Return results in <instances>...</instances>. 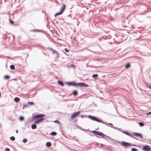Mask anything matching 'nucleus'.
<instances>
[{"label": "nucleus", "mask_w": 151, "mask_h": 151, "mask_svg": "<svg viewBox=\"0 0 151 151\" xmlns=\"http://www.w3.org/2000/svg\"><path fill=\"white\" fill-rule=\"evenodd\" d=\"M88 118L92 119V120H93V118H94V116H91V115H89L88 116Z\"/></svg>", "instance_id": "28"}, {"label": "nucleus", "mask_w": 151, "mask_h": 151, "mask_svg": "<svg viewBox=\"0 0 151 151\" xmlns=\"http://www.w3.org/2000/svg\"><path fill=\"white\" fill-rule=\"evenodd\" d=\"M80 113V111H77L76 112H74V113L72 114L71 117V118L72 119L74 118L76 116H77L78 115H79Z\"/></svg>", "instance_id": "4"}, {"label": "nucleus", "mask_w": 151, "mask_h": 151, "mask_svg": "<svg viewBox=\"0 0 151 151\" xmlns=\"http://www.w3.org/2000/svg\"><path fill=\"white\" fill-rule=\"evenodd\" d=\"M5 151H10V149L9 148H6L5 149Z\"/></svg>", "instance_id": "35"}, {"label": "nucleus", "mask_w": 151, "mask_h": 151, "mask_svg": "<svg viewBox=\"0 0 151 151\" xmlns=\"http://www.w3.org/2000/svg\"><path fill=\"white\" fill-rule=\"evenodd\" d=\"M27 139L25 138L23 139V142L24 143L26 142H27Z\"/></svg>", "instance_id": "33"}, {"label": "nucleus", "mask_w": 151, "mask_h": 151, "mask_svg": "<svg viewBox=\"0 0 151 151\" xmlns=\"http://www.w3.org/2000/svg\"><path fill=\"white\" fill-rule=\"evenodd\" d=\"M44 119L43 118H41L40 119H38V120L35 121V123L36 124H38V123H39L41 121H42L43 120H44Z\"/></svg>", "instance_id": "12"}, {"label": "nucleus", "mask_w": 151, "mask_h": 151, "mask_svg": "<svg viewBox=\"0 0 151 151\" xmlns=\"http://www.w3.org/2000/svg\"><path fill=\"white\" fill-rule=\"evenodd\" d=\"M139 125L141 127H142L144 126V124L141 122H139Z\"/></svg>", "instance_id": "29"}, {"label": "nucleus", "mask_w": 151, "mask_h": 151, "mask_svg": "<svg viewBox=\"0 0 151 151\" xmlns=\"http://www.w3.org/2000/svg\"><path fill=\"white\" fill-rule=\"evenodd\" d=\"M46 146L48 147H50L51 145V144L50 142H47L46 144Z\"/></svg>", "instance_id": "15"}, {"label": "nucleus", "mask_w": 151, "mask_h": 151, "mask_svg": "<svg viewBox=\"0 0 151 151\" xmlns=\"http://www.w3.org/2000/svg\"><path fill=\"white\" fill-rule=\"evenodd\" d=\"M145 85L147 87L151 89V86L148 84L147 83H145Z\"/></svg>", "instance_id": "17"}, {"label": "nucleus", "mask_w": 151, "mask_h": 151, "mask_svg": "<svg viewBox=\"0 0 151 151\" xmlns=\"http://www.w3.org/2000/svg\"><path fill=\"white\" fill-rule=\"evenodd\" d=\"M26 106V107H27V105H25V106Z\"/></svg>", "instance_id": "43"}, {"label": "nucleus", "mask_w": 151, "mask_h": 151, "mask_svg": "<svg viewBox=\"0 0 151 151\" xmlns=\"http://www.w3.org/2000/svg\"><path fill=\"white\" fill-rule=\"evenodd\" d=\"M92 133H94V134L98 135L99 136H101L102 132L98 131H91Z\"/></svg>", "instance_id": "7"}, {"label": "nucleus", "mask_w": 151, "mask_h": 151, "mask_svg": "<svg viewBox=\"0 0 151 151\" xmlns=\"http://www.w3.org/2000/svg\"><path fill=\"white\" fill-rule=\"evenodd\" d=\"M10 78L9 76L8 75H6L4 76V78L5 79H8Z\"/></svg>", "instance_id": "23"}, {"label": "nucleus", "mask_w": 151, "mask_h": 151, "mask_svg": "<svg viewBox=\"0 0 151 151\" xmlns=\"http://www.w3.org/2000/svg\"><path fill=\"white\" fill-rule=\"evenodd\" d=\"M132 151H137V149L133 148L132 149Z\"/></svg>", "instance_id": "34"}, {"label": "nucleus", "mask_w": 151, "mask_h": 151, "mask_svg": "<svg viewBox=\"0 0 151 151\" xmlns=\"http://www.w3.org/2000/svg\"><path fill=\"white\" fill-rule=\"evenodd\" d=\"M33 103H34L33 102H30L28 103V104L30 105H32Z\"/></svg>", "instance_id": "31"}, {"label": "nucleus", "mask_w": 151, "mask_h": 151, "mask_svg": "<svg viewBox=\"0 0 151 151\" xmlns=\"http://www.w3.org/2000/svg\"><path fill=\"white\" fill-rule=\"evenodd\" d=\"M93 120L96 121V122H101L103 124H105L107 125H108V124H107L103 122H102L101 120H100L99 119H98L95 116H94V118H93Z\"/></svg>", "instance_id": "5"}, {"label": "nucleus", "mask_w": 151, "mask_h": 151, "mask_svg": "<svg viewBox=\"0 0 151 151\" xmlns=\"http://www.w3.org/2000/svg\"><path fill=\"white\" fill-rule=\"evenodd\" d=\"M147 115H149V114H151V111L149 112L147 114Z\"/></svg>", "instance_id": "39"}, {"label": "nucleus", "mask_w": 151, "mask_h": 151, "mask_svg": "<svg viewBox=\"0 0 151 151\" xmlns=\"http://www.w3.org/2000/svg\"><path fill=\"white\" fill-rule=\"evenodd\" d=\"M18 130H17L16 131V133H18Z\"/></svg>", "instance_id": "40"}, {"label": "nucleus", "mask_w": 151, "mask_h": 151, "mask_svg": "<svg viewBox=\"0 0 151 151\" xmlns=\"http://www.w3.org/2000/svg\"><path fill=\"white\" fill-rule=\"evenodd\" d=\"M130 65L129 63H128L126 64L125 66V67L126 69H127L130 67Z\"/></svg>", "instance_id": "20"}, {"label": "nucleus", "mask_w": 151, "mask_h": 151, "mask_svg": "<svg viewBox=\"0 0 151 151\" xmlns=\"http://www.w3.org/2000/svg\"><path fill=\"white\" fill-rule=\"evenodd\" d=\"M102 138H104L105 139L108 138L109 139H110V138L109 136H108L104 134H103L102 132L101 136Z\"/></svg>", "instance_id": "8"}, {"label": "nucleus", "mask_w": 151, "mask_h": 151, "mask_svg": "<svg viewBox=\"0 0 151 151\" xmlns=\"http://www.w3.org/2000/svg\"><path fill=\"white\" fill-rule=\"evenodd\" d=\"M98 76V75L97 74H93L92 76V77L93 78H96V77H97Z\"/></svg>", "instance_id": "24"}, {"label": "nucleus", "mask_w": 151, "mask_h": 151, "mask_svg": "<svg viewBox=\"0 0 151 151\" xmlns=\"http://www.w3.org/2000/svg\"><path fill=\"white\" fill-rule=\"evenodd\" d=\"M50 134L52 135H56V133L55 132H52Z\"/></svg>", "instance_id": "30"}, {"label": "nucleus", "mask_w": 151, "mask_h": 151, "mask_svg": "<svg viewBox=\"0 0 151 151\" xmlns=\"http://www.w3.org/2000/svg\"><path fill=\"white\" fill-rule=\"evenodd\" d=\"M133 134H134L136 136H137V137H140L142 139H143V137H142V135L140 133H135V132H133Z\"/></svg>", "instance_id": "9"}, {"label": "nucleus", "mask_w": 151, "mask_h": 151, "mask_svg": "<svg viewBox=\"0 0 151 151\" xmlns=\"http://www.w3.org/2000/svg\"><path fill=\"white\" fill-rule=\"evenodd\" d=\"M54 122L55 123L59 124L60 123V122L58 120H56L54 121Z\"/></svg>", "instance_id": "32"}, {"label": "nucleus", "mask_w": 151, "mask_h": 151, "mask_svg": "<svg viewBox=\"0 0 151 151\" xmlns=\"http://www.w3.org/2000/svg\"><path fill=\"white\" fill-rule=\"evenodd\" d=\"M78 86L81 87H88V86L87 84L83 83H76L75 84V86Z\"/></svg>", "instance_id": "3"}, {"label": "nucleus", "mask_w": 151, "mask_h": 151, "mask_svg": "<svg viewBox=\"0 0 151 151\" xmlns=\"http://www.w3.org/2000/svg\"><path fill=\"white\" fill-rule=\"evenodd\" d=\"M111 127L112 128H113L115 129H117V130H119V131L123 133H124L126 134H127V135L130 137H131L132 138H134L133 135L129 133L127 131H122L121 130V129L120 128H118L115 127Z\"/></svg>", "instance_id": "1"}, {"label": "nucleus", "mask_w": 151, "mask_h": 151, "mask_svg": "<svg viewBox=\"0 0 151 151\" xmlns=\"http://www.w3.org/2000/svg\"><path fill=\"white\" fill-rule=\"evenodd\" d=\"M44 117V115L43 114L37 115L35 116V118L38 119L40 118H42Z\"/></svg>", "instance_id": "11"}, {"label": "nucleus", "mask_w": 151, "mask_h": 151, "mask_svg": "<svg viewBox=\"0 0 151 151\" xmlns=\"http://www.w3.org/2000/svg\"><path fill=\"white\" fill-rule=\"evenodd\" d=\"M62 13H63L62 12H61L60 11L59 12H57L56 14H55V16H56L58 15H61Z\"/></svg>", "instance_id": "19"}, {"label": "nucleus", "mask_w": 151, "mask_h": 151, "mask_svg": "<svg viewBox=\"0 0 151 151\" xmlns=\"http://www.w3.org/2000/svg\"><path fill=\"white\" fill-rule=\"evenodd\" d=\"M109 124H110V125H111V126H111V127H114V126H113V125L112 124H111V123H109Z\"/></svg>", "instance_id": "38"}, {"label": "nucleus", "mask_w": 151, "mask_h": 151, "mask_svg": "<svg viewBox=\"0 0 151 151\" xmlns=\"http://www.w3.org/2000/svg\"><path fill=\"white\" fill-rule=\"evenodd\" d=\"M65 50L67 52H69V50L67 49L66 48H65Z\"/></svg>", "instance_id": "37"}, {"label": "nucleus", "mask_w": 151, "mask_h": 151, "mask_svg": "<svg viewBox=\"0 0 151 151\" xmlns=\"http://www.w3.org/2000/svg\"><path fill=\"white\" fill-rule=\"evenodd\" d=\"M121 145L124 147H127L131 145L129 143L124 141L122 142Z\"/></svg>", "instance_id": "6"}, {"label": "nucleus", "mask_w": 151, "mask_h": 151, "mask_svg": "<svg viewBox=\"0 0 151 151\" xmlns=\"http://www.w3.org/2000/svg\"><path fill=\"white\" fill-rule=\"evenodd\" d=\"M101 145L102 146H103L104 145L103 144H101Z\"/></svg>", "instance_id": "42"}, {"label": "nucleus", "mask_w": 151, "mask_h": 151, "mask_svg": "<svg viewBox=\"0 0 151 151\" xmlns=\"http://www.w3.org/2000/svg\"><path fill=\"white\" fill-rule=\"evenodd\" d=\"M148 141H150V142H151V139H149L148 140Z\"/></svg>", "instance_id": "41"}, {"label": "nucleus", "mask_w": 151, "mask_h": 151, "mask_svg": "<svg viewBox=\"0 0 151 151\" xmlns=\"http://www.w3.org/2000/svg\"><path fill=\"white\" fill-rule=\"evenodd\" d=\"M65 7L66 5L65 4H63L62 7L61 8L60 11L63 13L65 9Z\"/></svg>", "instance_id": "10"}, {"label": "nucleus", "mask_w": 151, "mask_h": 151, "mask_svg": "<svg viewBox=\"0 0 151 151\" xmlns=\"http://www.w3.org/2000/svg\"><path fill=\"white\" fill-rule=\"evenodd\" d=\"M67 83L70 85H73V86H75V84L74 83H73V82H68Z\"/></svg>", "instance_id": "14"}, {"label": "nucleus", "mask_w": 151, "mask_h": 151, "mask_svg": "<svg viewBox=\"0 0 151 151\" xmlns=\"http://www.w3.org/2000/svg\"><path fill=\"white\" fill-rule=\"evenodd\" d=\"M50 49L51 50H52L53 52V53H55L57 55H59V53H58L56 51L53 50L52 48H50Z\"/></svg>", "instance_id": "13"}, {"label": "nucleus", "mask_w": 151, "mask_h": 151, "mask_svg": "<svg viewBox=\"0 0 151 151\" xmlns=\"http://www.w3.org/2000/svg\"><path fill=\"white\" fill-rule=\"evenodd\" d=\"M37 128V126L35 124H33L32 126V129H35Z\"/></svg>", "instance_id": "16"}, {"label": "nucleus", "mask_w": 151, "mask_h": 151, "mask_svg": "<svg viewBox=\"0 0 151 151\" xmlns=\"http://www.w3.org/2000/svg\"><path fill=\"white\" fill-rule=\"evenodd\" d=\"M19 119L20 121H23L24 119V117L22 116H21L19 117Z\"/></svg>", "instance_id": "27"}, {"label": "nucleus", "mask_w": 151, "mask_h": 151, "mask_svg": "<svg viewBox=\"0 0 151 151\" xmlns=\"http://www.w3.org/2000/svg\"><path fill=\"white\" fill-rule=\"evenodd\" d=\"M14 100L15 102H17L19 101V99L18 97H15L14 99Z\"/></svg>", "instance_id": "18"}, {"label": "nucleus", "mask_w": 151, "mask_h": 151, "mask_svg": "<svg viewBox=\"0 0 151 151\" xmlns=\"http://www.w3.org/2000/svg\"><path fill=\"white\" fill-rule=\"evenodd\" d=\"M142 150L144 151H151V148L150 146L146 145L143 146Z\"/></svg>", "instance_id": "2"}, {"label": "nucleus", "mask_w": 151, "mask_h": 151, "mask_svg": "<svg viewBox=\"0 0 151 151\" xmlns=\"http://www.w3.org/2000/svg\"><path fill=\"white\" fill-rule=\"evenodd\" d=\"M10 68L12 70H14L15 68V67L14 65H11L10 66Z\"/></svg>", "instance_id": "22"}, {"label": "nucleus", "mask_w": 151, "mask_h": 151, "mask_svg": "<svg viewBox=\"0 0 151 151\" xmlns=\"http://www.w3.org/2000/svg\"><path fill=\"white\" fill-rule=\"evenodd\" d=\"M58 84H59V85H61L62 86H64V84L62 81H58Z\"/></svg>", "instance_id": "21"}, {"label": "nucleus", "mask_w": 151, "mask_h": 151, "mask_svg": "<svg viewBox=\"0 0 151 151\" xmlns=\"http://www.w3.org/2000/svg\"><path fill=\"white\" fill-rule=\"evenodd\" d=\"M10 139L12 141H14L15 139V138L14 136H12L10 137Z\"/></svg>", "instance_id": "25"}, {"label": "nucleus", "mask_w": 151, "mask_h": 151, "mask_svg": "<svg viewBox=\"0 0 151 151\" xmlns=\"http://www.w3.org/2000/svg\"><path fill=\"white\" fill-rule=\"evenodd\" d=\"M9 22L11 24H13V22L10 19H9Z\"/></svg>", "instance_id": "36"}, {"label": "nucleus", "mask_w": 151, "mask_h": 151, "mask_svg": "<svg viewBox=\"0 0 151 151\" xmlns=\"http://www.w3.org/2000/svg\"><path fill=\"white\" fill-rule=\"evenodd\" d=\"M73 94L74 96H76L78 93V92L76 91H74L73 92Z\"/></svg>", "instance_id": "26"}]
</instances>
